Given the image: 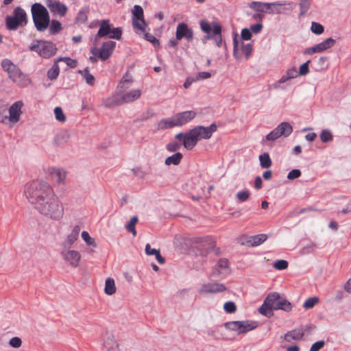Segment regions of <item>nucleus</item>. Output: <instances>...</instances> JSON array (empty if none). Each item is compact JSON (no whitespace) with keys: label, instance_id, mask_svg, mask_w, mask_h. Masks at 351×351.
I'll return each mask as SVG.
<instances>
[{"label":"nucleus","instance_id":"1","mask_svg":"<svg viewBox=\"0 0 351 351\" xmlns=\"http://www.w3.org/2000/svg\"><path fill=\"white\" fill-rule=\"evenodd\" d=\"M24 193L28 202L41 215L58 221L64 215V206L52 186L43 180L25 184Z\"/></svg>","mask_w":351,"mask_h":351},{"label":"nucleus","instance_id":"2","mask_svg":"<svg viewBox=\"0 0 351 351\" xmlns=\"http://www.w3.org/2000/svg\"><path fill=\"white\" fill-rule=\"evenodd\" d=\"M32 14L34 25L39 32H44L49 25L50 16L46 8L39 3L32 6Z\"/></svg>","mask_w":351,"mask_h":351},{"label":"nucleus","instance_id":"3","mask_svg":"<svg viewBox=\"0 0 351 351\" xmlns=\"http://www.w3.org/2000/svg\"><path fill=\"white\" fill-rule=\"evenodd\" d=\"M29 50L36 52L42 58H49L56 53L58 49L51 41L36 40L29 46Z\"/></svg>","mask_w":351,"mask_h":351},{"label":"nucleus","instance_id":"4","mask_svg":"<svg viewBox=\"0 0 351 351\" xmlns=\"http://www.w3.org/2000/svg\"><path fill=\"white\" fill-rule=\"evenodd\" d=\"M265 307L274 310H283L290 312L292 309L291 304L285 298L280 297L276 292L269 294L265 299Z\"/></svg>","mask_w":351,"mask_h":351},{"label":"nucleus","instance_id":"5","mask_svg":"<svg viewBox=\"0 0 351 351\" xmlns=\"http://www.w3.org/2000/svg\"><path fill=\"white\" fill-rule=\"evenodd\" d=\"M216 245L215 241L210 237H197L193 242L195 253L202 256H206Z\"/></svg>","mask_w":351,"mask_h":351},{"label":"nucleus","instance_id":"6","mask_svg":"<svg viewBox=\"0 0 351 351\" xmlns=\"http://www.w3.org/2000/svg\"><path fill=\"white\" fill-rule=\"evenodd\" d=\"M13 14V16H8L5 19L8 29L16 30L19 26H24L27 23V14L23 8L16 7Z\"/></svg>","mask_w":351,"mask_h":351},{"label":"nucleus","instance_id":"7","mask_svg":"<svg viewBox=\"0 0 351 351\" xmlns=\"http://www.w3.org/2000/svg\"><path fill=\"white\" fill-rule=\"evenodd\" d=\"M226 329L237 331L238 334L246 333L258 326L256 322L245 320V321H233L224 324Z\"/></svg>","mask_w":351,"mask_h":351},{"label":"nucleus","instance_id":"8","mask_svg":"<svg viewBox=\"0 0 351 351\" xmlns=\"http://www.w3.org/2000/svg\"><path fill=\"white\" fill-rule=\"evenodd\" d=\"M199 133H197L193 128L186 133L180 132L176 134L175 138L182 142V145L185 149L191 150L200 140L199 138Z\"/></svg>","mask_w":351,"mask_h":351},{"label":"nucleus","instance_id":"9","mask_svg":"<svg viewBox=\"0 0 351 351\" xmlns=\"http://www.w3.org/2000/svg\"><path fill=\"white\" fill-rule=\"evenodd\" d=\"M60 255L63 260L72 267H78L81 259V254L78 251L71 250L68 246H64L61 250Z\"/></svg>","mask_w":351,"mask_h":351},{"label":"nucleus","instance_id":"10","mask_svg":"<svg viewBox=\"0 0 351 351\" xmlns=\"http://www.w3.org/2000/svg\"><path fill=\"white\" fill-rule=\"evenodd\" d=\"M132 26L134 29L144 32L147 26L144 19V12L141 5H136L132 10Z\"/></svg>","mask_w":351,"mask_h":351},{"label":"nucleus","instance_id":"11","mask_svg":"<svg viewBox=\"0 0 351 351\" xmlns=\"http://www.w3.org/2000/svg\"><path fill=\"white\" fill-rule=\"evenodd\" d=\"M116 47V43L112 40L104 42L101 48H94L91 50L92 53L100 58L101 60H106L112 54Z\"/></svg>","mask_w":351,"mask_h":351},{"label":"nucleus","instance_id":"12","mask_svg":"<svg viewBox=\"0 0 351 351\" xmlns=\"http://www.w3.org/2000/svg\"><path fill=\"white\" fill-rule=\"evenodd\" d=\"M122 94L121 97L113 101L106 103L105 105L106 107H111L114 105H121L124 103H130L138 99L141 95V90L140 89H136L128 92L121 93Z\"/></svg>","mask_w":351,"mask_h":351},{"label":"nucleus","instance_id":"13","mask_svg":"<svg viewBox=\"0 0 351 351\" xmlns=\"http://www.w3.org/2000/svg\"><path fill=\"white\" fill-rule=\"evenodd\" d=\"M9 77L14 82L21 86H27L31 84L29 77L24 74L20 69L15 66L10 70L9 73Z\"/></svg>","mask_w":351,"mask_h":351},{"label":"nucleus","instance_id":"14","mask_svg":"<svg viewBox=\"0 0 351 351\" xmlns=\"http://www.w3.org/2000/svg\"><path fill=\"white\" fill-rule=\"evenodd\" d=\"M237 34H235L233 38V44H234V49H233V56L236 59H240L242 56L241 53H239V47H240V42L243 40H249L252 38V33L250 29L248 28H243L241 30V38L240 40L238 39Z\"/></svg>","mask_w":351,"mask_h":351},{"label":"nucleus","instance_id":"15","mask_svg":"<svg viewBox=\"0 0 351 351\" xmlns=\"http://www.w3.org/2000/svg\"><path fill=\"white\" fill-rule=\"evenodd\" d=\"M229 261L227 258H220L213 268L210 277L223 278L229 273Z\"/></svg>","mask_w":351,"mask_h":351},{"label":"nucleus","instance_id":"16","mask_svg":"<svg viewBox=\"0 0 351 351\" xmlns=\"http://www.w3.org/2000/svg\"><path fill=\"white\" fill-rule=\"evenodd\" d=\"M176 36L177 40L185 38L188 42H191L193 38V31L187 24L180 23L177 26Z\"/></svg>","mask_w":351,"mask_h":351},{"label":"nucleus","instance_id":"17","mask_svg":"<svg viewBox=\"0 0 351 351\" xmlns=\"http://www.w3.org/2000/svg\"><path fill=\"white\" fill-rule=\"evenodd\" d=\"M196 116V112L193 110H187L179 112L173 115L177 127L182 126L189 123Z\"/></svg>","mask_w":351,"mask_h":351},{"label":"nucleus","instance_id":"18","mask_svg":"<svg viewBox=\"0 0 351 351\" xmlns=\"http://www.w3.org/2000/svg\"><path fill=\"white\" fill-rule=\"evenodd\" d=\"M23 104L21 101L14 102L9 108V121L12 123H17L19 119L21 114H22L21 108Z\"/></svg>","mask_w":351,"mask_h":351},{"label":"nucleus","instance_id":"19","mask_svg":"<svg viewBox=\"0 0 351 351\" xmlns=\"http://www.w3.org/2000/svg\"><path fill=\"white\" fill-rule=\"evenodd\" d=\"M226 287L221 283H207L204 284L199 289L200 293H216L223 292Z\"/></svg>","mask_w":351,"mask_h":351},{"label":"nucleus","instance_id":"20","mask_svg":"<svg viewBox=\"0 0 351 351\" xmlns=\"http://www.w3.org/2000/svg\"><path fill=\"white\" fill-rule=\"evenodd\" d=\"M47 5L51 12L58 14L60 16H64L68 10L66 5L56 0H47Z\"/></svg>","mask_w":351,"mask_h":351},{"label":"nucleus","instance_id":"21","mask_svg":"<svg viewBox=\"0 0 351 351\" xmlns=\"http://www.w3.org/2000/svg\"><path fill=\"white\" fill-rule=\"evenodd\" d=\"M193 129L196 130L197 133H199V139H208L211 137L213 133L217 130V125L215 123H212L208 127L199 125L195 127Z\"/></svg>","mask_w":351,"mask_h":351},{"label":"nucleus","instance_id":"22","mask_svg":"<svg viewBox=\"0 0 351 351\" xmlns=\"http://www.w3.org/2000/svg\"><path fill=\"white\" fill-rule=\"evenodd\" d=\"M103 345L106 351H120L119 345L112 334L106 333L104 335Z\"/></svg>","mask_w":351,"mask_h":351},{"label":"nucleus","instance_id":"23","mask_svg":"<svg viewBox=\"0 0 351 351\" xmlns=\"http://www.w3.org/2000/svg\"><path fill=\"white\" fill-rule=\"evenodd\" d=\"M112 24H110V21L108 19H104L101 21L99 24V29L95 36V40H97L99 38H102L108 36L109 37L110 34L111 33Z\"/></svg>","mask_w":351,"mask_h":351},{"label":"nucleus","instance_id":"24","mask_svg":"<svg viewBox=\"0 0 351 351\" xmlns=\"http://www.w3.org/2000/svg\"><path fill=\"white\" fill-rule=\"evenodd\" d=\"M49 174L58 184L62 183L66 177V172L62 169L51 168L49 169Z\"/></svg>","mask_w":351,"mask_h":351},{"label":"nucleus","instance_id":"25","mask_svg":"<svg viewBox=\"0 0 351 351\" xmlns=\"http://www.w3.org/2000/svg\"><path fill=\"white\" fill-rule=\"evenodd\" d=\"M80 231V226L75 225L71 232L67 236L66 241H64V246H68L70 247L75 241L77 239Z\"/></svg>","mask_w":351,"mask_h":351},{"label":"nucleus","instance_id":"26","mask_svg":"<svg viewBox=\"0 0 351 351\" xmlns=\"http://www.w3.org/2000/svg\"><path fill=\"white\" fill-rule=\"evenodd\" d=\"M304 331L301 329H295L285 335V340L291 342L293 340H300L304 336Z\"/></svg>","mask_w":351,"mask_h":351},{"label":"nucleus","instance_id":"27","mask_svg":"<svg viewBox=\"0 0 351 351\" xmlns=\"http://www.w3.org/2000/svg\"><path fill=\"white\" fill-rule=\"evenodd\" d=\"M132 83V77L128 73L122 77L121 82L117 86V90L119 93H123L128 88Z\"/></svg>","mask_w":351,"mask_h":351},{"label":"nucleus","instance_id":"28","mask_svg":"<svg viewBox=\"0 0 351 351\" xmlns=\"http://www.w3.org/2000/svg\"><path fill=\"white\" fill-rule=\"evenodd\" d=\"M263 242V234L252 236L246 238V240L242 243L247 246L255 247L259 245Z\"/></svg>","mask_w":351,"mask_h":351},{"label":"nucleus","instance_id":"29","mask_svg":"<svg viewBox=\"0 0 351 351\" xmlns=\"http://www.w3.org/2000/svg\"><path fill=\"white\" fill-rule=\"evenodd\" d=\"M177 127L173 116L169 119H163L158 123V130H166Z\"/></svg>","mask_w":351,"mask_h":351},{"label":"nucleus","instance_id":"30","mask_svg":"<svg viewBox=\"0 0 351 351\" xmlns=\"http://www.w3.org/2000/svg\"><path fill=\"white\" fill-rule=\"evenodd\" d=\"M70 135L66 131H62L56 134L53 143L56 145H61L66 143L69 139Z\"/></svg>","mask_w":351,"mask_h":351},{"label":"nucleus","instance_id":"31","mask_svg":"<svg viewBox=\"0 0 351 351\" xmlns=\"http://www.w3.org/2000/svg\"><path fill=\"white\" fill-rule=\"evenodd\" d=\"M276 128L280 136L285 137L289 136L293 132V127L287 122L281 123Z\"/></svg>","mask_w":351,"mask_h":351},{"label":"nucleus","instance_id":"32","mask_svg":"<svg viewBox=\"0 0 351 351\" xmlns=\"http://www.w3.org/2000/svg\"><path fill=\"white\" fill-rule=\"evenodd\" d=\"M335 44V40L332 38H328L323 42L317 44V48L318 49L319 53L323 52L331 47Z\"/></svg>","mask_w":351,"mask_h":351},{"label":"nucleus","instance_id":"33","mask_svg":"<svg viewBox=\"0 0 351 351\" xmlns=\"http://www.w3.org/2000/svg\"><path fill=\"white\" fill-rule=\"evenodd\" d=\"M182 158H183L182 154H181L180 152H176L173 155L167 157L165 159V164L166 165H178L180 163Z\"/></svg>","mask_w":351,"mask_h":351},{"label":"nucleus","instance_id":"34","mask_svg":"<svg viewBox=\"0 0 351 351\" xmlns=\"http://www.w3.org/2000/svg\"><path fill=\"white\" fill-rule=\"evenodd\" d=\"M282 4L278 3H265V12L269 14H278L281 12Z\"/></svg>","mask_w":351,"mask_h":351},{"label":"nucleus","instance_id":"35","mask_svg":"<svg viewBox=\"0 0 351 351\" xmlns=\"http://www.w3.org/2000/svg\"><path fill=\"white\" fill-rule=\"evenodd\" d=\"M78 72L81 74L82 76H83L86 82L88 85L94 86L95 79V77L90 73L88 67L85 68L84 70H80Z\"/></svg>","mask_w":351,"mask_h":351},{"label":"nucleus","instance_id":"36","mask_svg":"<svg viewBox=\"0 0 351 351\" xmlns=\"http://www.w3.org/2000/svg\"><path fill=\"white\" fill-rule=\"evenodd\" d=\"M250 7L260 12L253 15L254 20L258 21H261L263 12V3L260 2H252Z\"/></svg>","mask_w":351,"mask_h":351},{"label":"nucleus","instance_id":"37","mask_svg":"<svg viewBox=\"0 0 351 351\" xmlns=\"http://www.w3.org/2000/svg\"><path fill=\"white\" fill-rule=\"evenodd\" d=\"M104 292L108 295H111L116 292V287L114 280L112 278H108L105 282Z\"/></svg>","mask_w":351,"mask_h":351},{"label":"nucleus","instance_id":"38","mask_svg":"<svg viewBox=\"0 0 351 351\" xmlns=\"http://www.w3.org/2000/svg\"><path fill=\"white\" fill-rule=\"evenodd\" d=\"M221 26L217 23H215L213 24V34L217 36V37L215 38V43L217 47H221L222 45V38L221 36Z\"/></svg>","mask_w":351,"mask_h":351},{"label":"nucleus","instance_id":"39","mask_svg":"<svg viewBox=\"0 0 351 351\" xmlns=\"http://www.w3.org/2000/svg\"><path fill=\"white\" fill-rule=\"evenodd\" d=\"M59 73L60 68L56 60L52 67L47 71V77L51 80H56L58 77Z\"/></svg>","mask_w":351,"mask_h":351},{"label":"nucleus","instance_id":"40","mask_svg":"<svg viewBox=\"0 0 351 351\" xmlns=\"http://www.w3.org/2000/svg\"><path fill=\"white\" fill-rule=\"evenodd\" d=\"M138 221L137 216H134L130 219V221L128 222V223L125 226V228L128 232H131L133 236L136 235V231L135 229V226L137 223Z\"/></svg>","mask_w":351,"mask_h":351},{"label":"nucleus","instance_id":"41","mask_svg":"<svg viewBox=\"0 0 351 351\" xmlns=\"http://www.w3.org/2000/svg\"><path fill=\"white\" fill-rule=\"evenodd\" d=\"M312 0H299L300 15L305 14L311 7Z\"/></svg>","mask_w":351,"mask_h":351},{"label":"nucleus","instance_id":"42","mask_svg":"<svg viewBox=\"0 0 351 351\" xmlns=\"http://www.w3.org/2000/svg\"><path fill=\"white\" fill-rule=\"evenodd\" d=\"M252 44H245L243 41L241 42V49H239V53H243L245 56V59H247L252 53Z\"/></svg>","mask_w":351,"mask_h":351},{"label":"nucleus","instance_id":"43","mask_svg":"<svg viewBox=\"0 0 351 351\" xmlns=\"http://www.w3.org/2000/svg\"><path fill=\"white\" fill-rule=\"evenodd\" d=\"M62 29L61 23L56 20H52L49 26V32L51 34H56Z\"/></svg>","mask_w":351,"mask_h":351},{"label":"nucleus","instance_id":"44","mask_svg":"<svg viewBox=\"0 0 351 351\" xmlns=\"http://www.w3.org/2000/svg\"><path fill=\"white\" fill-rule=\"evenodd\" d=\"M81 236H82V238L83 239V240L86 242V243L88 245H91L95 247H97V243H96L95 241L94 240V239H93L92 237H90L88 232L83 231L82 232Z\"/></svg>","mask_w":351,"mask_h":351},{"label":"nucleus","instance_id":"45","mask_svg":"<svg viewBox=\"0 0 351 351\" xmlns=\"http://www.w3.org/2000/svg\"><path fill=\"white\" fill-rule=\"evenodd\" d=\"M289 263L285 260H278L273 264V267L279 271L287 269Z\"/></svg>","mask_w":351,"mask_h":351},{"label":"nucleus","instance_id":"46","mask_svg":"<svg viewBox=\"0 0 351 351\" xmlns=\"http://www.w3.org/2000/svg\"><path fill=\"white\" fill-rule=\"evenodd\" d=\"M319 302V298L317 297H313L307 299L305 302L303 304V308L305 309L312 308L315 304H317Z\"/></svg>","mask_w":351,"mask_h":351},{"label":"nucleus","instance_id":"47","mask_svg":"<svg viewBox=\"0 0 351 351\" xmlns=\"http://www.w3.org/2000/svg\"><path fill=\"white\" fill-rule=\"evenodd\" d=\"M311 29L314 34L317 35L322 34L324 31V26L316 22H312Z\"/></svg>","mask_w":351,"mask_h":351},{"label":"nucleus","instance_id":"48","mask_svg":"<svg viewBox=\"0 0 351 351\" xmlns=\"http://www.w3.org/2000/svg\"><path fill=\"white\" fill-rule=\"evenodd\" d=\"M87 12L84 10H80L75 18L76 22L80 23H85L87 21Z\"/></svg>","mask_w":351,"mask_h":351},{"label":"nucleus","instance_id":"49","mask_svg":"<svg viewBox=\"0 0 351 351\" xmlns=\"http://www.w3.org/2000/svg\"><path fill=\"white\" fill-rule=\"evenodd\" d=\"M143 33H144V38L146 40L152 43L154 47H158L160 45L159 40L157 39L155 36H154L152 34H151L148 32H145V31Z\"/></svg>","mask_w":351,"mask_h":351},{"label":"nucleus","instance_id":"50","mask_svg":"<svg viewBox=\"0 0 351 351\" xmlns=\"http://www.w3.org/2000/svg\"><path fill=\"white\" fill-rule=\"evenodd\" d=\"M63 61L67 66L71 68H75L77 66V61L69 57H60L57 60V62Z\"/></svg>","mask_w":351,"mask_h":351},{"label":"nucleus","instance_id":"51","mask_svg":"<svg viewBox=\"0 0 351 351\" xmlns=\"http://www.w3.org/2000/svg\"><path fill=\"white\" fill-rule=\"evenodd\" d=\"M54 114L56 116V119L60 121L64 122L66 121V117L62 111V109L60 107H56L54 109Z\"/></svg>","mask_w":351,"mask_h":351},{"label":"nucleus","instance_id":"52","mask_svg":"<svg viewBox=\"0 0 351 351\" xmlns=\"http://www.w3.org/2000/svg\"><path fill=\"white\" fill-rule=\"evenodd\" d=\"M122 29L120 27H114L111 29L109 38L119 40L121 38Z\"/></svg>","mask_w":351,"mask_h":351},{"label":"nucleus","instance_id":"53","mask_svg":"<svg viewBox=\"0 0 351 351\" xmlns=\"http://www.w3.org/2000/svg\"><path fill=\"white\" fill-rule=\"evenodd\" d=\"M214 23H213V25ZM200 27L202 30L206 34H210L211 32H213V27H212L211 25L207 21H202L200 22Z\"/></svg>","mask_w":351,"mask_h":351},{"label":"nucleus","instance_id":"54","mask_svg":"<svg viewBox=\"0 0 351 351\" xmlns=\"http://www.w3.org/2000/svg\"><path fill=\"white\" fill-rule=\"evenodd\" d=\"M223 308L228 313H233L237 311V306L233 302H227L223 305Z\"/></svg>","mask_w":351,"mask_h":351},{"label":"nucleus","instance_id":"55","mask_svg":"<svg viewBox=\"0 0 351 351\" xmlns=\"http://www.w3.org/2000/svg\"><path fill=\"white\" fill-rule=\"evenodd\" d=\"M321 141L323 143H327L332 139V134L328 130H323L320 134Z\"/></svg>","mask_w":351,"mask_h":351},{"label":"nucleus","instance_id":"56","mask_svg":"<svg viewBox=\"0 0 351 351\" xmlns=\"http://www.w3.org/2000/svg\"><path fill=\"white\" fill-rule=\"evenodd\" d=\"M181 145V143L177 142H170L166 145V148L169 152H175L180 148Z\"/></svg>","mask_w":351,"mask_h":351},{"label":"nucleus","instance_id":"57","mask_svg":"<svg viewBox=\"0 0 351 351\" xmlns=\"http://www.w3.org/2000/svg\"><path fill=\"white\" fill-rule=\"evenodd\" d=\"M311 62V60H307L306 62L303 63L299 69L298 74L299 75H306L309 72L308 65Z\"/></svg>","mask_w":351,"mask_h":351},{"label":"nucleus","instance_id":"58","mask_svg":"<svg viewBox=\"0 0 351 351\" xmlns=\"http://www.w3.org/2000/svg\"><path fill=\"white\" fill-rule=\"evenodd\" d=\"M15 66V64H14L10 60L8 59L3 60L1 62V66L3 69L8 73H9L10 70Z\"/></svg>","mask_w":351,"mask_h":351},{"label":"nucleus","instance_id":"59","mask_svg":"<svg viewBox=\"0 0 351 351\" xmlns=\"http://www.w3.org/2000/svg\"><path fill=\"white\" fill-rule=\"evenodd\" d=\"M156 113L152 109H148L146 112L142 114L141 119L142 121H147L154 117H155Z\"/></svg>","mask_w":351,"mask_h":351},{"label":"nucleus","instance_id":"60","mask_svg":"<svg viewBox=\"0 0 351 351\" xmlns=\"http://www.w3.org/2000/svg\"><path fill=\"white\" fill-rule=\"evenodd\" d=\"M9 344L14 348H18L21 346L22 341L19 337H14L10 340Z\"/></svg>","mask_w":351,"mask_h":351},{"label":"nucleus","instance_id":"61","mask_svg":"<svg viewBox=\"0 0 351 351\" xmlns=\"http://www.w3.org/2000/svg\"><path fill=\"white\" fill-rule=\"evenodd\" d=\"M250 193L248 191H239L237 194V197L239 201L243 202L246 201L249 198Z\"/></svg>","mask_w":351,"mask_h":351},{"label":"nucleus","instance_id":"62","mask_svg":"<svg viewBox=\"0 0 351 351\" xmlns=\"http://www.w3.org/2000/svg\"><path fill=\"white\" fill-rule=\"evenodd\" d=\"M280 136L277 128H275L272 132L268 134L266 136L267 140L268 141H274L279 138Z\"/></svg>","mask_w":351,"mask_h":351},{"label":"nucleus","instance_id":"63","mask_svg":"<svg viewBox=\"0 0 351 351\" xmlns=\"http://www.w3.org/2000/svg\"><path fill=\"white\" fill-rule=\"evenodd\" d=\"M302 173L299 169H293L287 175V179L293 180L300 177Z\"/></svg>","mask_w":351,"mask_h":351},{"label":"nucleus","instance_id":"64","mask_svg":"<svg viewBox=\"0 0 351 351\" xmlns=\"http://www.w3.org/2000/svg\"><path fill=\"white\" fill-rule=\"evenodd\" d=\"M324 341H319L315 342L312 345L311 347L310 351H319L320 349H322L324 346Z\"/></svg>","mask_w":351,"mask_h":351}]
</instances>
